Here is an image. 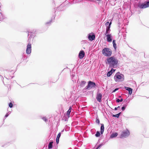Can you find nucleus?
Masks as SVG:
<instances>
[{
    "mask_svg": "<svg viewBox=\"0 0 149 149\" xmlns=\"http://www.w3.org/2000/svg\"><path fill=\"white\" fill-rule=\"evenodd\" d=\"M115 80L117 82H121L124 80V76L122 74L118 75L116 74L114 76Z\"/></svg>",
    "mask_w": 149,
    "mask_h": 149,
    "instance_id": "7ed1b4c3",
    "label": "nucleus"
},
{
    "mask_svg": "<svg viewBox=\"0 0 149 149\" xmlns=\"http://www.w3.org/2000/svg\"><path fill=\"white\" fill-rule=\"evenodd\" d=\"M118 108L117 107H115V110H117V109Z\"/></svg>",
    "mask_w": 149,
    "mask_h": 149,
    "instance_id": "f704fd0d",
    "label": "nucleus"
},
{
    "mask_svg": "<svg viewBox=\"0 0 149 149\" xmlns=\"http://www.w3.org/2000/svg\"><path fill=\"white\" fill-rule=\"evenodd\" d=\"M109 22H107L105 24V25H106L107 26H108V25L109 24Z\"/></svg>",
    "mask_w": 149,
    "mask_h": 149,
    "instance_id": "cd10ccee",
    "label": "nucleus"
},
{
    "mask_svg": "<svg viewBox=\"0 0 149 149\" xmlns=\"http://www.w3.org/2000/svg\"><path fill=\"white\" fill-rule=\"evenodd\" d=\"M96 84L95 83L90 81L88 82V85L85 87L86 89H88L90 88H92L95 87Z\"/></svg>",
    "mask_w": 149,
    "mask_h": 149,
    "instance_id": "423d86ee",
    "label": "nucleus"
},
{
    "mask_svg": "<svg viewBox=\"0 0 149 149\" xmlns=\"http://www.w3.org/2000/svg\"><path fill=\"white\" fill-rule=\"evenodd\" d=\"M111 22H110V23H109V25L108 26L110 27V26H111Z\"/></svg>",
    "mask_w": 149,
    "mask_h": 149,
    "instance_id": "7c9ffc66",
    "label": "nucleus"
},
{
    "mask_svg": "<svg viewBox=\"0 0 149 149\" xmlns=\"http://www.w3.org/2000/svg\"><path fill=\"white\" fill-rule=\"evenodd\" d=\"M113 46L114 48L116 49V41L115 40H113Z\"/></svg>",
    "mask_w": 149,
    "mask_h": 149,
    "instance_id": "6ab92c4d",
    "label": "nucleus"
},
{
    "mask_svg": "<svg viewBox=\"0 0 149 149\" xmlns=\"http://www.w3.org/2000/svg\"><path fill=\"white\" fill-rule=\"evenodd\" d=\"M100 135V134L99 131H97L96 133L95 134L96 137H98Z\"/></svg>",
    "mask_w": 149,
    "mask_h": 149,
    "instance_id": "5701e85b",
    "label": "nucleus"
},
{
    "mask_svg": "<svg viewBox=\"0 0 149 149\" xmlns=\"http://www.w3.org/2000/svg\"><path fill=\"white\" fill-rule=\"evenodd\" d=\"M118 89V88L115 89L113 91V92H115L116 90Z\"/></svg>",
    "mask_w": 149,
    "mask_h": 149,
    "instance_id": "2f4dec72",
    "label": "nucleus"
},
{
    "mask_svg": "<svg viewBox=\"0 0 149 149\" xmlns=\"http://www.w3.org/2000/svg\"><path fill=\"white\" fill-rule=\"evenodd\" d=\"M53 143V141H51L49 143L48 146L49 148L51 149L52 148V144Z\"/></svg>",
    "mask_w": 149,
    "mask_h": 149,
    "instance_id": "a211bd4d",
    "label": "nucleus"
},
{
    "mask_svg": "<svg viewBox=\"0 0 149 149\" xmlns=\"http://www.w3.org/2000/svg\"><path fill=\"white\" fill-rule=\"evenodd\" d=\"M125 88L126 90H127L129 91V93L130 95H131L132 92V89L130 88L125 86Z\"/></svg>",
    "mask_w": 149,
    "mask_h": 149,
    "instance_id": "9b49d317",
    "label": "nucleus"
},
{
    "mask_svg": "<svg viewBox=\"0 0 149 149\" xmlns=\"http://www.w3.org/2000/svg\"><path fill=\"white\" fill-rule=\"evenodd\" d=\"M102 53L106 56H110L112 54V51L110 49L105 47L102 50Z\"/></svg>",
    "mask_w": 149,
    "mask_h": 149,
    "instance_id": "f03ea898",
    "label": "nucleus"
},
{
    "mask_svg": "<svg viewBox=\"0 0 149 149\" xmlns=\"http://www.w3.org/2000/svg\"><path fill=\"white\" fill-rule=\"evenodd\" d=\"M123 101V99L122 98H121L120 100H119V99H117L116 100V101L117 102H122Z\"/></svg>",
    "mask_w": 149,
    "mask_h": 149,
    "instance_id": "b1692460",
    "label": "nucleus"
},
{
    "mask_svg": "<svg viewBox=\"0 0 149 149\" xmlns=\"http://www.w3.org/2000/svg\"><path fill=\"white\" fill-rule=\"evenodd\" d=\"M111 71L112 70L108 72L107 74V76L109 77L110 75H111L112 74V72Z\"/></svg>",
    "mask_w": 149,
    "mask_h": 149,
    "instance_id": "4be33fe9",
    "label": "nucleus"
},
{
    "mask_svg": "<svg viewBox=\"0 0 149 149\" xmlns=\"http://www.w3.org/2000/svg\"><path fill=\"white\" fill-rule=\"evenodd\" d=\"M96 122L98 124L100 123V120L99 119H97L96 120Z\"/></svg>",
    "mask_w": 149,
    "mask_h": 149,
    "instance_id": "bb28decb",
    "label": "nucleus"
},
{
    "mask_svg": "<svg viewBox=\"0 0 149 149\" xmlns=\"http://www.w3.org/2000/svg\"><path fill=\"white\" fill-rule=\"evenodd\" d=\"M8 114L7 113V114H6V115H5V117H8Z\"/></svg>",
    "mask_w": 149,
    "mask_h": 149,
    "instance_id": "473e14b6",
    "label": "nucleus"
},
{
    "mask_svg": "<svg viewBox=\"0 0 149 149\" xmlns=\"http://www.w3.org/2000/svg\"><path fill=\"white\" fill-rule=\"evenodd\" d=\"M31 45L30 43H29L27 46V48L26 50V52L27 54H29L31 52Z\"/></svg>",
    "mask_w": 149,
    "mask_h": 149,
    "instance_id": "0eeeda50",
    "label": "nucleus"
},
{
    "mask_svg": "<svg viewBox=\"0 0 149 149\" xmlns=\"http://www.w3.org/2000/svg\"><path fill=\"white\" fill-rule=\"evenodd\" d=\"M101 130V134H102L104 132V125L103 124H101V127H100Z\"/></svg>",
    "mask_w": 149,
    "mask_h": 149,
    "instance_id": "dca6fc26",
    "label": "nucleus"
},
{
    "mask_svg": "<svg viewBox=\"0 0 149 149\" xmlns=\"http://www.w3.org/2000/svg\"><path fill=\"white\" fill-rule=\"evenodd\" d=\"M130 132L128 130H124L121 134L120 137L121 138L125 137L128 136L130 135Z\"/></svg>",
    "mask_w": 149,
    "mask_h": 149,
    "instance_id": "39448f33",
    "label": "nucleus"
},
{
    "mask_svg": "<svg viewBox=\"0 0 149 149\" xmlns=\"http://www.w3.org/2000/svg\"><path fill=\"white\" fill-rule=\"evenodd\" d=\"M86 82L85 81H81L80 84V85L81 86L83 87L84 86V85L86 84Z\"/></svg>",
    "mask_w": 149,
    "mask_h": 149,
    "instance_id": "aec40b11",
    "label": "nucleus"
},
{
    "mask_svg": "<svg viewBox=\"0 0 149 149\" xmlns=\"http://www.w3.org/2000/svg\"><path fill=\"white\" fill-rule=\"evenodd\" d=\"M102 146L101 144H100L96 148V149H98L100 147Z\"/></svg>",
    "mask_w": 149,
    "mask_h": 149,
    "instance_id": "c85d7f7f",
    "label": "nucleus"
},
{
    "mask_svg": "<svg viewBox=\"0 0 149 149\" xmlns=\"http://www.w3.org/2000/svg\"><path fill=\"white\" fill-rule=\"evenodd\" d=\"M95 38V36L94 34L92 35L89 34L88 36V38L90 40H94Z\"/></svg>",
    "mask_w": 149,
    "mask_h": 149,
    "instance_id": "f8f14e48",
    "label": "nucleus"
},
{
    "mask_svg": "<svg viewBox=\"0 0 149 149\" xmlns=\"http://www.w3.org/2000/svg\"><path fill=\"white\" fill-rule=\"evenodd\" d=\"M85 53L83 50L81 51L78 55V57L80 59H82L84 56Z\"/></svg>",
    "mask_w": 149,
    "mask_h": 149,
    "instance_id": "1a4fd4ad",
    "label": "nucleus"
},
{
    "mask_svg": "<svg viewBox=\"0 0 149 149\" xmlns=\"http://www.w3.org/2000/svg\"><path fill=\"white\" fill-rule=\"evenodd\" d=\"M42 119L45 122H46L47 120V119L45 117L43 118Z\"/></svg>",
    "mask_w": 149,
    "mask_h": 149,
    "instance_id": "a878e982",
    "label": "nucleus"
},
{
    "mask_svg": "<svg viewBox=\"0 0 149 149\" xmlns=\"http://www.w3.org/2000/svg\"><path fill=\"white\" fill-rule=\"evenodd\" d=\"M138 7L141 9L149 7V1L138 4Z\"/></svg>",
    "mask_w": 149,
    "mask_h": 149,
    "instance_id": "20e7f679",
    "label": "nucleus"
},
{
    "mask_svg": "<svg viewBox=\"0 0 149 149\" xmlns=\"http://www.w3.org/2000/svg\"><path fill=\"white\" fill-rule=\"evenodd\" d=\"M72 109V108L71 107H70L69 108V109H68V111L66 113V115L68 117V118L70 117V112H71V110Z\"/></svg>",
    "mask_w": 149,
    "mask_h": 149,
    "instance_id": "2eb2a0df",
    "label": "nucleus"
},
{
    "mask_svg": "<svg viewBox=\"0 0 149 149\" xmlns=\"http://www.w3.org/2000/svg\"><path fill=\"white\" fill-rule=\"evenodd\" d=\"M119 107H120L119 106H118L117 108H119Z\"/></svg>",
    "mask_w": 149,
    "mask_h": 149,
    "instance_id": "c9c22d12",
    "label": "nucleus"
},
{
    "mask_svg": "<svg viewBox=\"0 0 149 149\" xmlns=\"http://www.w3.org/2000/svg\"><path fill=\"white\" fill-rule=\"evenodd\" d=\"M118 133L116 132H115L113 133L111 136L110 138H113L114 137H116L118 136Z\"/></svg>",
    "mask_w": 149,
    "mask_h": 149,
    "instance_id": "f3484780",
    "label": "nucleus"
},
{
    "mask_svg": "<svg viewBox=\"0 0 149 149\" xmlns=\"http://www.w3.org/2000/svg\"><path fill=\"white\" fill-rule=\"evenodd\" d=\"M50 22H47L46 23V24H48Z\"/></svg>",
    "mask_w": 149,
    "mask_h": 149,
    "instance_id": "72a5a7b5",
    "label": "nucleus"
},
{
    "mask_svg": "<svg viewBox=\"0 0 149 149\" xmlns=\"http://www.w3.org/2000/svg\"><path fill=\"white\" fill-rule=\"evenodd\" d=\"M102 97V95L100 93H97V94L96 99L97 100L100 102H102L101 99Z\"/></svg>",
    "mask_w": 149,
    "mask_h": 149,
    "instance_id": "6e6552de",
    "label": "nucleus"
},
{
    "mask_svg": "<svg viewBox=\"0 0 149 149\" xmlns=\"http://www.w3.org/2000/svg\"><path fill=\"white\" fill-rule=\"evenodd\" d=\"M120 113H121V112H120V113H118L117 114H116L113 115L112 116L113 117H117V118H118L119 116L120 115Z\"/></svg>",
    "mask_w": 149,
    "mask_h": 149,
    "instance_id": "412c9836",
    "label": "nucleus"
},
{
    "mask_svg": "<svg viewBox=\"0 0 149 149\" xmlns=\"http://www.w3.org/2000/svg\"><path fill=\"white\" fill-rule=\"evenodd\" d=\"M107 37V41L109 42H111L112 39V36L111 34H107L105 35Z\"/></svg>",
    "mask_w": 149,
    "mask_h": 149,
    "instance_id": "9d476101",
    "label": "nucleus"
},
{
    "mask_svg": "<svg viewBox=\"0 0 149 149\" xmlns=\"http://www.w3.org/2000/svg\"><path fill=\"white\" fill-rule=\"evenodd\" d=\"M107 61L109 66L113 68L116 67L118 62L117 58L114 56L108 57L107 59Z\"/></svg>",
    "mask_w": 149,
    "mask_h": 149,
    "instance_id": "f257e3e1",
    "label": "nucleus"
},
{
    "mask_svg": "<svg viewBox=\"0 0 149 149\" xmlns=\"http://www.w3.org/2000/svg\"><path fill=\"white\" fill-rule=\"evenodd\" d=\"M61 133H59L57 136V138H56V143L57 144H58L59 143V139L60 137L61 136Z\"/></svg>",
    "mask_w": 149,
    "mask_h": 149,
    "instance_id": "ddd939ff",
    "label": "nucleus"
},
{
    "mask_svg": "<svg viewBox=\"0 0 149 149\" xmlns=\"http://www.w3.org/2000/svg\"><path fill=\"white\" fill-rule=\"evenodd\" d=\"M9 106L10 108H12L13 107V104L11 102H10L9 104Z\"/></svg>",
    "mask_w": 149,
    "mask_h": 149,
    "instance_id": "393cba45",
    "label": "nucleus"
},
{
    "mask_svg": "<svg viewBox=\"0 0 149 149\" xmlns=\"http://www.w3.org/2000/svg\"><path fill=\"white\" fill-rule=\"evenodd\" d=\"M110 26H107L106 32L105 33V35H106L107 34H109V33L110 31Z\"/></svg>",
    "mask_w": 149,
    "mask_h": 149,
    "instance_id": "4468645a",
    "label": "nucleus"
},
{
    "mask_svg": "<svg viewBox=\"0 0 149 149\" xmlns=\"http://www.w3.org/2000/svg\"><path fill=\"white\" fill-rule=\"evenodd\" d=\"M125 109V107H122V109L123 111Z\"/></svg>",
    "mask_w": 149,
    "mask_h": 149,
    "instance_id": "c756f323",
    "label": "nucleus"
}]
</instances>
